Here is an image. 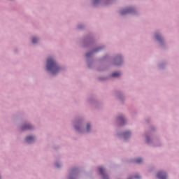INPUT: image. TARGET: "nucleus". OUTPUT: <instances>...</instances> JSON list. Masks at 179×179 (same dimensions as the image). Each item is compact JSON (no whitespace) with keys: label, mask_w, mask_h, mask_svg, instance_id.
Returning a JSON list of instances; mask_svg holds the SVG:
<instances>
[{"label":"nucleus","mask_w":179,"mask_h":179,"mask_svg":"<svg viewBox=\"0 0 179 179\" xmlns=\"http://www.w3.org/2000/svg\"><path fill=\"white\" fill-rule=\"evenodd\" d=\"M47 71H50L52 75H55L57 72H59V66L55 62V60L52 57H49L47 60L46 64Z\"/></svg>","instance_id":"1"},{"label":"nucleus","mask_w":179,"mask_h":179,"mask_svg":"<svg viewBox=\"0 0 179 179\" xmlns=\"http://www.w3.org/2000/svg\"><path fill=\"white\" fill-rule=\"evenodd\" d=\"M157 178L159 179H167V175L164 172L159 171L157 175Z\"/></svg>","instance_id":"2"},{"label":"nucleus","mask_w":179,"mask_h":179,"mask_svg":"<svg viewBox=\"0 0 179 179\" xmlns=\"http://www.w3.org/2000/svg\"><path fill=\"white\" fill-rule=\"evenodd\" d=\"M99 171L100 174L103 176V179H108V177L107 176V175L104 173V169H103V167H99Z\"/></svg>","instance_id":"3"},{"label":"nucleus","mask_w":179,"mask_h":179,"mask_svg":"<svg viewBox=\"0 0 179 179\" xmlns=\"http://www.w3.org/2000/svg\"><path fill=\"white\" fill-rule=\"evenodd\" d=\"M34 141V137L29 136L26 138V142L27 143H31Z\"/></svg>","instance_id":"4"},{"label":"nucleus","mask_w":179,"mask_h":179,"mask_svg":"<svg viewBox=\"0 0 179 179\" xmlns=\"http://www.w3.org/2000/svg\"><path fill=\"white\" fill-rule=\"evenodd\" d=\"M132 12V8H128L121 11V15H126V13H131Z\"/></svg>","instance_id":"5"},{"label":"nucleus","mask_w":179,"mask_h":179,"mask_svg":"<svg viewBox=\"0 0 179 179\" xmlns=\"http://www.w3.org/2000/svg\"><path fill=\"white\" fill-rule=\"evenodd\" d=\"M120 75L121 73L120 72H115L112 73L113 78H118V76H120Z\"/></svg>","instance_id":"6"},{"label":"nucleus","mask_w":179,"mask_h":179,"mask_svg":"<svg viewBox=\"0 0 179 179\" xmlns=\"http://www.w3.org/2000/svg\"><path fill=\"white\" fill-rule=\"evenodd\" d=\"M131 135V132L129 131H126L124 133V139H127V138L129 137Z\"/></svg>","instance_id":"7"},{"label":"nucleus","mask_w":179,"mask_h":179,"mask_svg":"<svg viewBox=\"0 0 179 179\" xmlns=\"http://www.w3.org/2000/svg\"><path fill=\"white\" fill-rule=\"evenodd\" d=\"M23 129H31V125L27 124L23 127Z\"/></svg>","instance_id":"8"},{"label":"nucleus","mask_w":179,"mask_h":179,"mask_svg":"<svg viewBox=\"0 0 179 179\" xmlns=\"http://www.w3.org/2000/svg\"><path fill=\"white\" fill-rule=\"evenodd\" d=\"M155 38L156 40H157L158 41H162V36L160 35H156L155 36Z\"/></svg>","instance_id":"9"},{"label":"nucleus","mask_w":179,"mask_h":179,"mask_svg":"<svg viewBox=\"0 0 179 179\" xmlns=\"http://www.w3.org/2000/svg\"><path fill=\"white\" fill-rule=\"evenodd\" d=\"M136 163H142V158H138L135 160Z\"/></svg>","instance_id":"10"},{"label":"nucleus","mask_w":179,"mask_h":179,"mask_svg":"<svg viewBox=\"0 0 179 179\" xmlns=\"http://www.w3.org/2000/svg\"><path fill=\"white\" fill-rule=\"evenodd\" d=\"M37 41H38L37 38H32V43H33V44H36V43H37Z\"/></svg>","instance_id":"11"},{"label":"nucleus","mask_w":179,"mask_h":179,"mask_svg":"<svg viewBox=\"0 0 179 179\" xmlns=\"http://www.w3.org/2000/svg\"><path fill=\"white\" fill-rule=\"evenodd\" d=\"M89 131H90V124H87V132H89Z\"/></svg>","instance_id":"12"},{"label":"nucleus","mask_w":179,"mask_h":179,"mask_svg":"<svg viewBox=\"0 0 179 179\" xmlns=\"http://www.w3.org/2000/svg\"><path fill=\"white\" fill-rule=\"evenodd\" d=\"M134 178H136V179L141 178V176H139V175H136L134 176Z\"/></svg>","instance_id":"13"},{"label":"nucleus","mask_w":179,"mask_h":179,"mask_svg":"<svg viewBox=\"0 0 179 179\" xmlns=\"http://www.w3.org/2000/svg\"><path fill=\"white\" fill-rule=\"evenodd\" d=\"M119 120H120V121H124V117H119Z\"/></svg>","instance_id":"14"},{"label":"nucleus","mask_w":179,"mask_h":179,"mask_svg":"<svg viewBox=\"0 0 179 179\" xmlns=\"http://www.w3.org/2000/svg\"><path fill=\"white\" fill-rule=\"evenodd\" d=\"M91 55H92V53H87V54H86V57H90Z\"/></svg>","instance_id":"15"},{"label":"nucleus","mask_w":179,"mask_h":179,"mask_svg":"<svg viewBox=\"0 0 179 179\" xmlns=\"http://www.w3.org/2000/svg\"><path fill=\"white\" fill-rule=\"evenodd\" d=\"M116 65H120V63H115Z\"/></svg>","instance_id":"16"},{"label":"nucleus","mask_w":179,"mask_h":179,"mask_svg":"<svg viewBox=\"0 0 179 179\" xmlns=\"http://www.w3.org/2000/svg\"><path fill=\"white\" fill-rule=\"evenodd\" d=\"M117 59H121V57H117Z\"/></svg>","instance_id":"17"},{"label":"nucleus","mask_w":179,"mask_h":179,"mask_svg":"<svg viewBox=\"0 0 179 179\" xmlns=\"http://www.w3.org/2000/svg\"><path fill=\"white\" fill-rule=\"evenodd\" d=\"M57 167H59V165H57Z\"/></svg>","instance_id":"18"}]
</instances>
